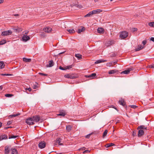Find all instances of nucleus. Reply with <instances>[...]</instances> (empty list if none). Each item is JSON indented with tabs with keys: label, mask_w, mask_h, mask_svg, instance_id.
Listing matches in <instances>:
<instances>
[{
	"label": "nucleus",
	"mask_w": 154,
	"mask_h": 154,
	"mask_svg": "<svg viewBox=\"0 0 154 154\" xmlns=\"http://www.w3.org/2000/svg\"><path fill=\"white\" fill-rule=\"evenodd\" d=\"M40 120L39 117L38 116H34L33 117H30L26 120V123L29 125H33L35 122H37Z\"/></svg>",
	"instance_id": "1"
},
{
	"label": "nucleus",
	"mask_w": 154,
	"mask_h": 154,
	"mask_svg": "<svg viewBox=\"0 0 154 154\" xmlns=\"http://www.w3.org/2000/svg\"><path fill=\"white\" fill-rule=\"evenodd\" d=\"M128 33L126 31H123L121 32L120 34V37L122 39H124L126 38L128 35Z\"/></svg>",
	"instance_id": "2"
},
{
	"label": "nucleus",
	"mask_w": 154,
	"mask_h": 154,
	"mask_svg": "<svg viewBox=\"0 0 154 154\" xmlns=\"http://www.w3.org/2000/svg\"><path fill=\"white\" fill-rule=\"evenodd\" d=\"M12 33V32L11 30H8L2 32L1 35L3 36H6L11 35Z\"/></svg>",
	"instance_id": "3"
},
{
	"label": "nucleus",
	"mask_w": 154,
	"mask_h": 154,
	"mask_svg": "<svg viewBox=\"0 0 154 154\" xmlns=\"http://www.w3.org/2000/svg\"><path fill=\"white\" fill-rule=\"evenodd\" d=\"M66 114V112L64 110H60L59 113L57 114V116H60L64 117Z\"/></svg>",
	"instance_id": "4"
},
{
	"label": "nucleus",
	"mask_w": 154,
	"mask_h": 154,
	"mask_svg": "<svg viewBox=\"0 0 154 154\" xmlns=\"http://www.w3.org/2000/svg\"><path fill=\"white\" fill-rule=\"evenodd\" d=\"M46 146L45 142L44 141H41L38 144V147L40 149H43L45 148Z\"/></svg>",
	"instance_id": "5"
},
{
	"label": "nucleus",
	"mask_w": 154,
	"mask_h": 154,
	"mask_svg": "<svg viewBox=\"0 0 154 154\" xmlns=\"http://www.w3.org/2000/svg\"><path fill=\"white\" fill-rule=\"evenodd\" d=\"M72 67V65H71L68 66H64V67H62L61 66H60L59 67V69H60L62 70H66L67 69H71Z\"/></svg>",
	"instance_id": "6"
},
{
	"label": "nucleus",
	"mask_w": 154,
	"mask_h": 154,
	"mask_svg": "<svg viewBox=\"0 0 154 154\" xmlns=\"http://www.w3.org/2000/svg\"><path fill=\"white\" fill-rule=\"evenodd\" d=\"M30 39L29 36L26 35H24L22 38L23 40L25 42L29 40Z\"/></svg>",
	"instance_id": "7"
},
{
	"label": "nucleus",
	"mask_w": 154,
	"mask_h": 154,
	"mask_svg": "<svg viewBox=\"0 0 154 154\" xmlns=\"http://www.w3.org/2000/svg\"><path fill=\"white\" fill-rule=\"evenodd\" d=\"M43 31L47 33H50L52 31V28L49 27H46L43 29Z\"/></svg>",
	"instance_id": "8"
},
{
	"label": "nucleus",
	"mask_w": 154,
	"mask_h": 154,
	"mask_svg": "<svg viewBox=\"0 0 154 154\" xmlns=\"http://www.w3.org/2000/svg\"><path fill=\"white\" fill-rule=\"evenodd\" d=\"M102 11L101 9H97L96 10H94L92 11V13L93 14H98L102 12Z\"/></svg>",
	"instance_id": "9"
},
{
	"label": "nucleus",
	"mask_w": 154,
	"mask_h": 154,
	"mask_svg": "<svg viewBox=\"0 0 154 154\" xmlns=\"http://www.w3.org/2000/svg\"><path fill=\"white\" fill-rule=\"evenodd\" d=\"M132 70V68H128V69L125 70L121 72V73H123L125 74H128L129 73L130 71Z\"/></svg>",
	"instance_id": "10"
},
{
	"label": "nucleus",
	"mask_w": 154,
	"mask_h": 154,
	"mask_svg": "<svg viewBox=\"0 0 154 154\" xmlns=\"http://www.w3.org/2000/svg\"><path fill=\"white\" fill-rule=\"evenodd\" d=\"M144 134V132L142 129H140L139 130L138 135V137H141Z\"/></svg>",
	"instance_id": "11"
},
{
	"label": "nucleus",
	"mask_w": 154,
	"mask_h": 154,
	"mask_svg": "<svg viewBox=\"0 0 154 154\" xmlns=\"http://www.w3.org/2000/svg\"><path fill=\"white\" fill-rule=\"evenodd\" d=\"M8 138V136L5 134L2 135L0 136V141L3 140L7 139Z\"/></svg>",
	"instance_id": "12"
},
{
	"label": "nucleus",
	"mask_w": 154,
	"mask_h": 154,
	"mask_svg": "<svg viewBox=\"0 0 154 154\" xmlns=\"http://www.w3.org/2000/svg\"><path fill=\"white\" fill-rule=\"evenodd\" d=\"M97 31L99 33H103L104 32V29L102 28H98L97 29Z\"/></svg>",
	"instance_id": "13"
},
{
	"label": "nucleus",
	"mask_w": 154,
	"mask_h": 154,
	"mask_svg": "<svg viewBox=\"0 0 154 154\" xmlns=\"http://www.w3.org/2000/svg\"><path fill=\"white\" fill-rule=\"evenodd\" d=\"M56 142L59 145H62V143H61L62 139L60 138H57L56 139Z\"/></svg>",
	"instance_id": "14"
},
{
	"label": "nucleus",
	"mask_w": 154,
	"mask_h": 154,
	"mask_svg": "<svg viewBox=\"0 0 154 154\" xmlns=\"http://www.w3.org/2000/svg\"><path fill=\"white\" fill-rule=\"evenodd\" d=\"M85 30V28L84 27H81V29H78L77 32L78 33H80L81 32L84 31Z\"/></svg>",
	"instance_id": "15"
},
{
	"label": "nucleus",
	"mask_w": 154,
	"mask_h": 154,
	"mask_svg": "<svg viewBox=\"0 0 154 154\" xmlns=\"http://www.w3.org/2000/svg\"><path fill=\"white\" fill-rule=\"evenodd\" d=\"M9 151L10 150L9 149L8 147L7 146H5V154H8Z\"/></svg>",
	"instance_id": "16"
},
{
	"label": "nucleus",
	"mask_w": 154,
	"mask_h": 154,
	"mask_svg": "<svg viewBox=\"0 0 154 154\" xmlns=\"http://www.w3.org/2000/svg\"><path fill=\"white\" fill-rule=\"evenodd\" d=\"M96 73H93L91 75H86V77L87 78H90V77H92V79L94 78L96 76Z\"/></svg>",
	"instance_id": "17"
},
{
	"label": "nucleus",
	"mask_w": 154,
	"mask_h": 154,
	"mask_svg": "<svg viewBox=\"0 0 154 154\" xmlns=\"http://www.w3.org/2000/svg\"><path fill=\"white\" fill-rule=\"evenodd\" d=\"M107 60H97L95 62V63L97 64L100 63H101L104 62H106Z\"/></svg>",
	"instance_id": "18"
},
{
	"label": "nucleus",
	"mask_w": 154,
	"mask_h": 154,
	"mask_svg": "<svg viewBox=\"0 0 154 154\" xmlns=\"http://www.w3.org/2000/svg\"><path fill=\"white\" fill-rule=\"evenodd\" d=\"M137 129L138 130H139L140 129H144L145 130H146L147 129V127L143 125H140L137 128Z\"/></svg>",
	"instance_id": "19"
},
{
	"label": "nucleus",
	"mask_w": 154,
	"mask_h": 154,
	"mask_svg": "<svg viewBox=\"0 0 154 154\" xmlns=\"http://www.w3.org/2000/svg\"><path fill=\"white\" fill-rule=\"evenodd\" d=\"M119 103L122 106H124L125 105V102L124 100H121L119 101Z\"/></svg>",
	"instance_id": "20"
},
{
	"label": "nucleus",
	"mask_w": 154,
	"mask_h": 154,
	"mask_svg": "<svg viewBox=\"0 0 154 154\" xmlns=\"http://www.w3.org/2000/svg\"><path fill=\"white\" fill-rule=\"evenodd\" d=\"M67 30L70 33H73L75 32V30L72 29H67Z\"/></svg>",
	"instance_id": "21"
},
{
	"label": "nucleus",
	"mask_w": 154,
	"mask_h": 154,
	"mask_svg": "<svg viewBox=\"0 0 154 154\" xmlns=\"http://www.w3.org/2000/svg\"><path fill=\"white\" fill-rule=\"evenodd\" d=\"M23 60L26 62H30L31 61V59H27L25 58H23Z\"/></svg>",
	"instance_id": "22"
},
{
	"label": "nucleus",
	"mask_w": 154,
	"mask_h": 154,
	"mask_svg": "<svg viewBox=\"0 0 154 154\" xmlns=\"http://www.w3.org/2000/svg\"><path fill=\"white\" fill-rule=\"evenodd\" d=\"M116 70H112L109 71L108 73L109 74H113L114 73H116Z\"/></svg>",
	"instance_id": "23"
},
{
	"label": "nucleus",
	"mask_w": 154,
	"mask_h": 154,
	"mask_svg": "<svg viewBox=\"0 0 154 154\" xmlns=\"http://www.w3.org/2000/svg\"><path fill=\"white\" fill-rule=\"evenodd\" d=\"M12 151L11 154H18L17 151L16 149H11Z\"/></svg>",
	"instance_id": "24"
},
{
	"label": "nucleus",
	"mask_w": 154,
	"mask_h": 154,
	"mask_svg": "<svg viewBox=\"0 0 154 154\" xmlns=\"http://www.w3.org/2000/svg\"><path fill=\"white\" fill-rule=\"evenodd\" d=\"M93 13H92V11L90 12L88 14H86L85 16V17H89L91 16L92 15H93Z\"/></svg>",
	"instance_id": "25"
},
{
	"label": "nucleus",
	"mask_w": 154,
	"mask_h": 154,
	"mask_svg": "<svg viewBox=\"0 0 154 154\" xmlns=\"http://www.w3.org/2000/svg\"><path fill=\"white\" fill-rule=\"evenodd\" d=\"M75 56L79 60H80L82 59V55L79 54H75Z\"/></svg>",
	"instance_id": "26"
},
{
	"label": "nucleus",
	"mask_w": 154,
	"mask_h": 154,
	"mask_svg": "<svg viewBox=\"0 0 154 154\" xmlns=\"http://www.w3.org/2000/svg\"><path fill=\"white\" fill-rule=\"evenodd\" d=\"M5 65L3 62L0 61V69H2L4 68Z\"/></svg>",
	"instance_id": "27"
},
{
	"label": "nucleus",
	"mask_w": 154,
	"mask_h": 154,
	"mask_svg": "<svg viewBox=\"0 0 154 154\" xmlns=\"http://www.w3.org/2000/svg\"><path fill=\"white\" fill-rule=\"evenodd\" d=\"M49 65L48 67H51L53 66L54 65V63L52 60H51L49 61Z\"/></svg>",
	"instance_id": "28"
},
{
	"label": "nucleus",
	"mask_w": 154,
	"mask_h": 154,
	"mask_svg": "<svg viewBox=\"0 0 154 154\" xmlns=\"http://www.w3.org/2000/svg\"><path fill=\"white\" fill-rule=\"evenodd\" d=\"M114 145H115V144L114 143H109L106 144L105 145V147L107 148H108V147L111 146H114Z\"/></svg>",
	"instance_id": "29"
},
{
	"label": "nucleus",
	"mask_w": 154,
	"mask_h": 154,
	"mask_svg": "<svg viewBox=\"0 0 154 154\" xmlns=\"http://www.w3.org/2000/svg\"><path fill=\"white\" fill-rule=\"evenodd\" d=\"M144 47V46H142L141 45H139L138 48L136 49V51H139V50L142 49Z\"/></svg>",
	"instance_id": "30"
},
{
	"label": "nucleus",
	"mask_w": 154,
	"mask_h": 154,
	"mask_svg": "<svg viewBox=\"0 0 154 154\" xmlns=\"http://www.w3.org/2000/svg\"><path fill=\"white\" fill-rule=\"evenodd\" d=\"M76 78V77L73 74H69V78L71 79H73Z\"/></svg>",
	"instance_id": "31"
},
{
	"label": "nucleus",
	"mask_w": 154,
	"mask_h": 154,
	"mask_svg": "<svg viewBox=\"0 0 154 154\" xmlns=\"http://www.w3.org/2000/svg\"><path fill=\"white\" fill-rule=\"evenodd\" d=\"M106 65L107 66L111 67L113 66L114 65L112 64V62H111L110 63H107Z\"/></svg>",
	"instance_id": "32"
},
{
	"label": "nucleus",
	"mask_w": 154,
	"mask_h": 154,
	"mask_svg": "<svg viewBox=\"0 0 154 154\" xmlns=\"http://www.w3.org/2000/svg\"><path fill=\"white\" fill-rule=\"evenodd\" d=\"M6 42V41L5 40H2L0 41V45H2Z\"/></svg>",
	"instance_id": "33"
},
{
	"label": "nucleus",
	"mask_w": 154,
	"mask_h": 154,
	"mask_svg": "<svg viewBox=\"0 0 154 154\" xmlns=\"http://www.w3.org/2000/svg\"><path fill=\"white\" fill-rule=\"evenodd\" d=\"M107 133V130H105L104 131V132L103 135V137L104 138L105 137Z\"/></svg>",
	"instance_id": "34"
},
{
	"label": "nucleus",
	"mask_w": 154,
	"mask_h": 154,
	"mask_svg": "<svg viewBox=\"0 0 154 154\" xmlns=\"http://www.w3.org/2000/svg\"><path fill=\"white\" fill-rule=\"evenodd\" d=\"M71 127L70 125H68L66 126V130L67 131H70L71 130Z\"/></svg>",
	"instance_id": "35"
},
{
	"label": "nucleus",
	"mask_w": 154,
	"mask_h": 154,
	"mask_svg": "<svg viewBox=\"0 0 154 154\" xmlns=\"http://www.w3.org/2000/svg\"><path fill=\"white\" fill-rule=\"evenodd\" d=\"M14 96L13 94H7L5 95V96L6 97H11Z\"/></svg>",
	"instance_id": "36"
},
{
	"label": "nucleus",
	"mask_w": 154,
	"mask_h": 154,
	"mask_svg": "<svg viewBox=\"0 0 154 154\" xmlns=\"http://www.w3.org/2000/svg\"><path fill=\"white\" fill-rule=\"evenodd\" d=\"M149 25L150 26L154 27V22L149 23Z\"/></svg>",
	"instance_id": "37"
},
{
	"label": "nucleus",
	"mask_w": 154,
	"mask_h": 154,
	"mask_svg": "<svg viewBox=\"0 0 154 154\" xmlns=\"http://www.w3.org/2000/svg\"><path fill=\"white\" fill-rule=\"evenodd\" d=\"M148 68H154V64H152L150 65H149L147 66Z\"/></svg>",
	"instance_id": "38"
},
{
	"label": "nucleus",
	"mask_w": 154,
	"mask_h": 154,
	"mask_svg": "<svg viewBox=\"0 0 154 154\" xmlns=\"http://www.w3.org/2000/svg\"><path fill=\"white\" fill-rule=\"evenodd\" d=\"M20 114L19 113H17L15 114L12 115L10 116H11V117H15L16 116H17L19 115Z\"/></svg>",
	"instance_id": "39"
},
{
	"label": "nucleus",
	"mask_w": 154,
	"mask_h": 154,
	"mask_svg": "<svg viewBox=\"0 0 154 154\" xmlns=\"http://www.w3.org/2000/svg\"><path fill=\"white\" fill-rule=\"evenodd\" d=\"M108 43L109 44V45H106L107 46H109V45H112V44L113 43V41H109L108 42Z\"/></svg>",
	"instance_id": "40"
},
{
	"label": "nucleus",
	"mask_w": 154,
	"mask_h": 154,
	"mask_svg": "<svg viewBox=\"0 0 154 154\" xmlns=\"http://www.w3.org/2000/svg\"><path fill=\"white\" fill-rule=\"evenodd\" d=\"M1 75L2 76H9L11 75V74H1Z\"/></svg>",
	"instance_id": "41"
},
{
	"label": "nucleus",
	"mask_w": 154,
	"mask_h": 154,
	"mask_svg": "<svg viewBox=\"0 0 154 154\" xmlns=\"http://www.w3.org/2000/svg\"><path fill=\"white\" fill-rule=\"evenodd\" d=\"M130 107L131 108H134V109L136 108L137 107V106H136L134 105H131L130 106Z\"/></svg>",
	"instance_id": "42"
},
{
	"label": "nucleus",
	"mask_w": 154,
	"mask_h": 154,
	"mask_svg": "<svg viewBox=\"0 0 154 154\" xmlns=\"http://www.w3.org/2000/svg\"><path fill=\"white\" fill-rule=\"evenodd\" d=\"M38 74L42 75H43V76H47L48 75L47 74H44V73H42L39 72V73Z\"/></svg>",
	"instance_id": "43"
},
{
	"label": "nucleus",
	"mask_w": 154,
	"mask_h": 154,
	"mask_svg": "<svg viewBox=\"0 0 154 154\" xmlns=\"http://www.w3.org/2000/svg\"><path fill=\"white\" fill-rule=\"evenodd\" d=\"M18 136H12L11 137H9V138H17Z\"/></svg>",
	"instance_id": "44"
},
{
	"label": "nucleus",
	"mask_w": 154,
	"mask_h": 154,
	"mask_svg": "<svg viewBox=\"0 0 154 154\" xmlns=\"http://www.w3.org/2000/svg\"><path fill=\"white\" fill-rule=\"evenodd\" d=\"M90 152V151L88 150H85V151H84L83 152V153H88V152Z\"/></svg>",
	"instance_id": "45"
},
{
	"label": "nucleus",
	"mask_w": 154,
	"mask_h": 154,
	"mask_svg": "<svg viewBox=\"0 0 154 154\" xmlns=\"http://www.w3.org/2000/svg\"><path fill=\"white\" fill-rule=\"evenodd\" d=\"M146 43V40H144L142 42V44H143V45L144 46V45H145Z\"/></svg>",
	"instance_id": "46"
},
{
	"label": "nucleus",
	"mask_w": 154,
	"mask_h": 154,
	"mask_svg": "<svg viewBox=\"0 0 154 154\" xmlns=\"http://www.w3.org/2000/svg\"><path fill=\"white\" fill-rule=\"evenodd\" d=\"M12 123V122L11 121H9L7 123V125H9L10 124H11Z\"/></svg>",
	"instance_id": "47"
},
{
	"label": "nucleus",
	"mask_w": 154,
	"mask_h": 154,
	"mask_svg": "<svg viewBox=\"0 0 154 154\" xmlns=\"http://www.w3.org/2000/svg\"><path fill=\"white\" fill-rule=\"evenodd\" d=\"M69 74L65 75H64V77L67 78H69Z\"/></svg>",
	"instance_id": "48"
},
{
	"label": "nucleus",
	"mask_w": 154,
	"mask_h": 154,
	"mask_svg": "<svg viewBox=\"0 0 154 154\" xmlns=\"http://www.w3.org/2000/svg\"><path fill=\"white\" fill-rule=\"evenodd\" d=\"M90 135V134H88L85 136V137L86 138H88L89 137Z\"/></svg>",
	"instance_id": "49"
},
{
	"label": "nucleus",
	"mask_w": 154,
	"mask_h": 154,
	"mask_svg": "<svg viewBox=\"0 0 154 154\" xmlns=\"http://www.w3.org/2000/svg\"><path fill=\"white\" fill-rule=\"evenodd\" d=\"M112 62V64H113V65H114L115 64H116L117 63V62L116 61H113Z\"/></svg>",
	"instance_id": "50"
},
{
	"label": "nucleus",
	"mask_w": 154,
	"mask_h": 154,
	"mask_svg": "<svg viewBox=\"0 0 154 154\" xmlns=\"http://www.w3.org/2000/svg\"><path fill=\"white\" fill-rule=\"evenodd\" d=\"M150 40L152 41V42H154V38L151 37L150 38Z\"/></svg>",
	"instance_id": "51"
},
{
	"label": "nucleus",
	"mask_w": 154,
	"mask_h": 154,
	"mask_svg": "<svg viewBox=\"0 0 154 154\" xmlns=\"http://www.w3.org/2000/svg\"><path fill=\"white\" fill-rule=\"evenodd\" d=\"M29 31H27L26 32H25V35H27V34L29 33Z\"/></svg>",
	"instance_id": "52"
},
{
	"label": "nucleus",
	"mask_w": 154,
	"mask_h": 154,
	"mask_svg": "<svg viewBox=\"0 0 154 154\" xmlns=\"http://www.w3.org/2000/svg\"><path fill=\"white\" fill-rule=\"evenodd\" d=\"M137 29L136 28H134L133 29V31L134 32H135L137 31Z\"/></svg>",
	"instance_id": "53"
},
{
	"label": "nucleus",
	"mask_w": 154,
	"mask_h": 154,
	"mask_svg": "<svg viewBox=\"0 0 154 154\" xmlns=\"http://www.w3.org/2000/svg\"><path fill=\"white\" fill-rule=\"evenodd\" d=\"M27 90L29 91H32V89L31 88H27Z\"/></svg>",
	"instance_id": "54"
},
{
	"label": "nucleus",
	"mask_w": 154,
	"mask_h": 154,
	"mask_svg": "<svg viewBox=\"0 0 154 154\" xmlns=\"http://www.w3.org/2000/svg\"><path fill=\"white\" fill-rule=\"evenodd\" d=\"M3 88V87L2 86H0V91L2 90Z\"/></svg>",
	"instance_id": "55"
},
{
	"label": "nucleus",
	"mask_w": 154,
	"mask_h": 154,
	"mask_svg": "<svg viewBox=\"0 0 154 154\" xmlns=\"http://www.w3.org/2000/svg\"><path fill=\"white\" fill-rule=\"evenodd\" d=\"M4 2V0H0V4Z\"/></svg>",
	"instance_id": "56"
},
{
	"label": "nucleus",
	"mask_w": 154,
	"mask_h": 154,
	"mask_svg": "<svg viewBox=\"0 0 154 154\" xmlns=\"http://www.w3.org/2000/svg\"><path fill=\"white\" fill-rule=\"evenodd\" d=\"M112 108H114L115 109H116V110H117L116 109V108L114 106H112Z\"/></svg>",
	"instance_id": "57"
},
{
	"label": "nucleus",
	"mask_w": 154,
	"mask_h": 154,
	"mask_svg": "<svg viewBox=\"0 0 154 154\" xmlns=\"http://www.w3.org/2000/svg\"><path fill=\"white\" fill-rule=\"evenodd\" d=\"M2 126V123L0 122V128H1Z\"/></svg>",
	"instance_id": "58"
},
{
	"label": "nucleus",
	"mask_w": 154,
	"mask_h": 154,
	"mask_svg": "<svg viewBox=\"0 0 154 154\" xmlns=\"http://www.w3.org/2000/svg\"><path fill=\"white\" fill-rule=\"evenodd\" d=\"M36 88V85H34V87H33L35 89Z\"/></svg>",
	"instance_id": "59"
},
{
	"label": "nucleus",
	"mask_w": 154,
	"mask_h": 154,
	"mask_svg": "<svg viewBox=\"0 0 154 154\" xmlns=\"http://www.w3.org/2000/svg\"><path fill=\"white\" fill-rule=\"evenodd\" d=\"M18 14H15V16H18Z\"/></svg>",
	"instance_id": "60"
},
{
	"label": "nucleus",
	"mask_w": 154,
	"mask_h": 154,
	"mask_svg": "<svg viewBox=\"0 0 154 154\" xmlns=\"http://www.w3.org/2000/svg\"><path fill=\"white\" fill-rule=\"evenodd\" d=\"M27 88H26L25 89V90H27Z\"/></svg>",
	"instance_id": "61"
},
{
	"label": "nucleus",
	"mask_w": 154,
	"mask_h": 154,
	"mask_svg": "<svg viewBox=\"0 0 154 154\" xmlns=\"http://www.w3.org/2000/svg\"><path fill=\"white\" fill-rule=\"evenodd\" d=\"M97 0H94V1H95V2H97Z\"/></svg>",
	"instance_id": "62"
},
{
	"label": "nucleus",
	"mask_w": 154,
	"mask_h": 154,
	"mask_svg": "<svg viewBox=\"0 0 154 154\" xmlns=\"http://www.w3.org/2000/svg\"><path fill=\"white\" fill-rule=\"evenodd\" d=\"M113 0H110V1H112Z\"/></svg>",
	"instance_id": "63"
},
{
	"label": "nucleus",
	"mask_w": 154,
	"mask_h": 154,
	"mask_svg": "<svg viewBox=\"0 0 154 154\" xmlns=\"http://www.w3.org/2000/svg\"><path fill=\"white\" fill-rule=\"evenodd\" d=\"M22 30H20V31H21Z\"/></svg>",
	"instance_id": "64"
}]
</instances>
